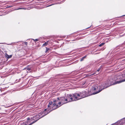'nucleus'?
<instances>
[{"label": "nucleus", "mask_w": 125, "mask_h": 125, "mask_svg": "<svg viewBox=\"0 0 125 125\" xmlns=\"http://www.w3.org/2000/svg\"><path fill=\"white\" fill-rule=\"evenodd\" d=\"M85 91H83L80 93H75L73 94V97L75 98L76 101L88 96Z\"/></svg>", "instance_id": "obj_1"}, {"label": "nucleus", "mask_w": 125, "mask_h": 125, "mask_svg": "<svg viewBox=\"0 0 125 125\" xmlns=\"http://www.w3.org/2000/svg\"><path fill=\"white\" fill-rule=\"evenodd\" d=\"M57 101L55 100H53L54 103L52 105H48V108H47L48 110L47 112H45V113H47L48 114L52 110H55L58 108L59 106L57 105ZM60 106H59V107Z\"/></svg>", "instance_id": "obj_2"}, {"label": "nucleus", "mask_w": 125, "mask_h": 125, "mask_svg": "<svg viewBox=\"0 0 125 125\" xmlns=\"http://www.w3.org/2000/svg\"><path fill=\"white\" fill-rule=\"evenodd\" d=\"M123 78V76L122 75H120L116 77H115L113 79V84H115L117 83H119L125 81V79L120 80L122 79Z\"/></svg>", "instance_id": "obj_3"}, {"label": "nucleus", "mask_w": 125, "mask_h": 125, "mask_svg": "<svg viewBox=\"0 0 125 125\" xmlns=\"http://www.w3.org/2000/svg\"><path fill=\"white\" fill-rule=\"evenodd\" d=\"M108 83H109L107 81L101 84H100L101 85V88L98 91L93 93L92 94H97L100 92L104 89L107 87L109 86Z\"/></svg>", "instance_id": "obj_4"}, {"label": "nucleus", "mask_w": 125, "mask_h": 125, "mask_svg": "<svg viewBox=\"0 0 125 125\" xmlns=\"http://www.w3.org/2000/svg\"><path fill=\"white\" fill-rule=\"evenodd\" d=\"M48 114V113H45L44 112V113H42V116H40L42 114V113H40L39 114V115H36L34 117H32V119L36 120V121L34 122H33L31 123L30 124H29L28 125H31L33 123H34L36 122L37 120H38L40 118H41L42 117L44 116H45L46 115Z\"/></svg>", "instance_id": "obj_5"}, {"label": "nucleus", "mask_w": 125, "mask_h": 125, "mask_svg": "<svg viewBox=\"0 0 125 125\" xmlns=\"http://www.w3.org/2000/svg\"><path fill=\"white\" fill-rule=\"evenodd\" d=\"M67 98H65L64 100L65 102H67V103L73 101H76L75 98L73 97V94L71 95V94L67 95Z\"/></svg>", "instance_id": "obj_6"}, {"label": "nucleus", "mask_w": 125, "mask_h": 125, "mask_svg": "<svg viewBox=\"0 0 125 125\" xmlns=\"http://www.w3.org/2000/svg\"><path fill=\"white\" fill-rule=\"evenodd\" d=\"M101 88V85L100 84H94L93 86L92 87L93 90L94 91L97 90H99Z\"/></svg>", "instance_id": "obj_7"}, {"label": "nucleus", "mask_w": 125, "mask_h": 125, "mask_svg": "<svg viewBox=\"0 0 125 125\" xmlns=\"http://www.w3.org/2000/svg\"><path fill=\"white\" fill-rule=\"evenodd\" d=\"M64 99L65 97H62L60 98V101H61L62 104H64L67 103V102H65Z\"/></svg>", "instance_id": "obj_8"}, {"label": "nucleus", "mask_w": 125, "mask_h": 125, "mask_svg": "<svg viewBox=\"0 0 125 125\" xmlns=\"http://www.w3.org/2000/svg\"><path fill=\"white\" fill-rule=\"evenodd\" d=\"M116 125H123L121 120L118 121L115 123Z\"/></svg>", "instance_id": "obj_9"}, {"label": "nucleus", "mask_w": 125, "mask_h": 125, "mask_svg": "<svg viewBox=\"0 0 125 125\" xmlns=\"http://www.w3.org/2000/svg\"><path fill=\"white\" fill-rule=\"evenodd\" d=\"M5 55L6 57L8 58H11L12 56V55H9L6 53H5Z\"/></svg>", "instance_id": "obj_10"}, {"label": "nucleus", "mask_w": 125, "mask_h": 125, "mask_svg": "<svg viewBox=\"0 0 125 125\" xmlns=\"http://www.w3.org/2000/svg\"><path fill=\"white\" fill-rule=\"evenodd\" d=\"M121 120L123 125L125 124V118L121 119Z\"/></svg>", "instance_id": "obj_11"}, {"label": "nucleus", "mask_w": 125, "mask_h": 125, "mask_svg": "<svg viewBox=\"0 0 125 125\" xmlns=\"http://www.w3.org/2000/svg\"><path fill=\"white\" fill-rule=\"evenodd\" d=\"M86 55L85 56H83V57H82V58H81V59H80V61H83V60L84 59L86 58Z\"/></svg>", "instance_id": "obj_12"}, {"label": "nucleus", "mask_w": 125, "mask_h": 125, "mask_svg": "<svg viewBox=\"0 0 125 125\" xmlns=\"http://www.w3.org/2000/svg\"><path fill=\"white\" fill-rule=\"evenodd\" d=\"M53 102H52V101H49V105H52V104H53Z\"/></svg>", "instance_id": "obj_13"}, {"label": "nucleus", "mask_w": 125, "mask_h": 125, "mask_svg": "<svg viewBox=\"0 0 125 125\" xmlns=\"http://www.w3.org/2000/svg\"><path fill=\"white\" fill-rule=\"evenodd\" d=\"M48 42H45L42 45V46H46L48 44Z\"/></svg>", "instance_id": "obj_14"}, {"label": "nucleus", "mask_w": 125, "mask_h": 125, "mask_svg": "<svg viewBox=\"0 0 125 125\" xmlns=\"http://www.w3.org/2000/svg\"><path fill=\"white\" fill-rule=\"evenodd\" d=\"M32 40H33L34 42H36L38 41H39V39H36L35 40H34L33 39H32Z\"/></svg>", "instance_id": "obj_15"}, {"label": "nucleus", "mask_w": 125, "mask_h": 125, "mask_svg": "<svg viewBox=\"0 0 125 125\" xmlns=\"http://www.w3.org/2000/svg\"><path fill=\"white\" fill-rule=\"evenodd\" d=\"M104 43H102L99 44V46L101 47L104 44Z\"/></svg>", "instance_id": "obj_16"}, {"label": "nucleus", "mask_w": 125, "mask_h": 125, "mask_svg": "<svg viewBox=\"0 0 125 125\" xmlns=\"http://www.w3.org/2000/svg\"><path fill=\"white\" fill-rule=\"evenodd\" d=\"M95 73H91V74L88 75V76H91L92 75H93L95 74Z\"/></svg>", "instance_id": "obj_17"}, {"label": "nucleus", "mask_w": 125, "mask_h": 125, "mask_svg": "<svg viewBox=\"0 0 125 125\" xmlns=\"http://www.w3.org/2000/svg\"><path fill=\"white\" fill-rule=\"evenodd\" d=\"M32 119V117H31V118L29 117V118H27V120H31Z\"/></svg>", "instance_id": "obj_18"}, {"label": "nucleus", "mask_w": 125, "mask_h": 125, "mask_svg": "<svg viewBox=\"0 0 125 125\" xmlns=\"http://www.w3.org/2000/svg\"><path fill=\"white\" fill-rule=\"evenodd\" d=\"M57 99L58 100H56L57 101V103H58V100H59V97H58L57 98Z\"/></svg>", "instance_id": "obj_19"}, {"label": "nucleus", "mask_w": 125, "mask_h": 125, "mask_svg": "<svg viewBox=\"0 0 125 125\" xmlns=\"http://www.w3.org/2000/svg\"><path fill=\"white\" fill-rule=\"evenodd\" d=\"M46 51H47L49 49V48H47V47L46 48Z\"/></svg>", "instance_id": "obj_20"}, {"label": "nucleus", "mask_w": 125, "mask_h": 125, "mask_svg": "<svg viewBox=\"0 0 125 125\" xmlns=\"http://www.w3.org/2000/svg\"><path fill=\"white\" fill-rule=\"evenodd\" d=\"M62 103V102H61V101L60 102H59V103H58V104H60L61 103Z\"/></svg>", "instance_id": "obj_21"}, {"label": "nucleus", "mask_w": 125, "mask_h": 125, "mask_svg": "<svg viewBox=\"0 0 125 125\" xmlns=\"http://www.w3.org/2000/svg\"><path fill=\"white\" fill-rule=\"evenodd\" d=\"M27 70L28 71H30L31 70V69L30 68H27Z\"/></svg>", "instance_id": "obj_22"}, {"label": "nucleus", "mask_w": 125, "mask_h": 125, "mask_svg": "<svg viewBox=\"0 0 125 125\" xmlns=\"http://www.w3.org/2000/svg\"><path fill=\"white\" fill-rule=\"evenodd\" d=\"M25 44L27 45L28 44V43L27 42H25Z\"/></svg>", "instance_id": "obj_23"}, {"label": "nucleus", "mask_w": 125, "mask_h": 125, "mask_svg": "<svg viewBox=\"0 0 125 125\" xmlns=\"http://www.w3.org/2000/svg\"><path fill=\"white\" fill-rule=\"evenodd\" d=\"M22 125H27V124H26L25 123H24V122L23 123V124H22Z\"/></svg>", "instance_id": "obj_24"}, {"label": "nucleus", "mask_w": 125, "mask_h": 125, "mask_svg": "<svg viewBox=\"0 0 125 125\" xmlns=\"http://www.w3.org/2000/svg\"><path fill=\"white\" fill-rule=\"evenodd\" d=\"M100 69V68H99L97 70V71L98 72H99V71Z\"/></svg>", "instance_id": "obj_25"}, {"label": "nucleus", "mask_w": 125, "mask_h": 125, "mask_svg": "<svg viewBox=\"0 0 125 125\" xmlns=\"http://www.w3.org/2000/svg\"><path fill=\"white\" fill-rule=\"evenodd\" d=\"M112 125H116L115 123L114 124H113Z\"/></svg>", "instance_id": "obj_26"}, {"label": "nucleus", "mask_w": 125, "mask_h": 125, "mask_svg": "<svg viewBox=\"0 0 125 125\" xmlns=\"http://www.w3.org/2000/svg\"><path fill=\"white\" fill-rule=\"evenodd\" d=\"M44 110L45 111H46L47 110V109H44Z\"/></svg>", "instance_id": "obj_27"}, {"label": "nucleus", "mask_w": 125, "mask_h": 125, "mask_svg": "<svg viewBox=\"0 0 125 125\" xmlns=\"http://www.w3.org/2000/svg\"><path fill=\"white\" fill-rule=\"evenodd\" d=\"M91 26H90V27H91ZM90 27H88V28H89Z\"/></svg>", "instance_id": "obj_28"}, {"label": "nucleus", "mask_w": 125, "mask_h": 125, "mask_svg": "<svg viewBox=\"0 0 125 125\" xmlns=\"http://www.w3.org/2000/svg\"><path fill=\"white\" fill-rule=\"evenodd\" d=\"M21 9V8L18 9Z\"/></svg>", "instance_id": "obj_29"}, {"label": "nucleus", "mask_w": 125, "mask_h": 125, "mask_svg": "<svg viewBox=\"0 0 125 125\" xmlns=\"http://www.w3.org/2000/svg\"><path fill=\"white\" fill-rule=\"evenodd\" d=\"M50 5H49V6H50Z\"/></svg>", "instance_id": "obj_30"}]
</instances>
